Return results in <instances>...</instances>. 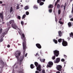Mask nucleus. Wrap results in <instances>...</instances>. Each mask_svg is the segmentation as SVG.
I'll use <instances>...</instances> for the list:
<instances>
[{"instance_id":"f257e3e1","label":"nucleus","mask_w":73,"mask_h":73,"mask_svg":"<svg viewBox=\"0 0 73 73\" xmlns=\"http://www.w3.org/2000/svg\"><path fill=\"white\" fill-rule=\"evenodd\" d=\"M22 37H21V39L23 40V54H25V52L26 50V48H27V40L26 39V38L25 37V35L24 34H22Z\"/></svg>"},{"instance_id":"f03ea898","label":"nucleus","mask_w":73,"mask_h":73,"mask_svg":"<svg viewBox=\"0 0 73 73\" xmlns=\"http://www.w3.org/2000/svg\"><path fill=\"white\" fill-rule=\"evenodd\" d=\"M11 25L12 28L15 29H16L17 28V26H16V24H15L14 20H11L9 23H7V27H9V28H10Z\"/></svg>"},{"instance_id":"7ed1b4c3","label":"nucleus","mask_w":73,"mask_h":73,"mask_svg":"<svg viewBox=\"0 0 73 73\" xmlns=\"http://www.w3.org/2000/svg\"><path fill=\"white\" fill-rule=\"evenodd\" d=\"M21 54V53L19 51H17L15 52L14 54L16 58H17V60H19V57H20Z\"/></svg>"},{"instance_id":"20e7f679","label":"nucleus","mask_w":73,"mask_h":73,"mask_svg":"<svg viewBox=\"0 0 73 73\" xmlns=\"http://www.w3.org/2000/svg\"><path fill=\"white\" fill-rule=\"evenodd\" d=\"M35 66L36 67V70H38L39 72H41V66L40 65L38 64V63L35 62L34 63Z\"/></svg>"},{"instance_id":"39448f33","label":"nucleus","mask_w":73,"mask_h":73,"mask_svg":"<svg viewBox=\"0 0 73 73\" xmlns=\"http://www.w3.org/2000/svg\"><path fill=\"white\" fill-rule=\"evenodd\" d=\"M59 51L56 50L53 51L54 54L56 56V57H58L59 54H60Z\"/></svg>"},{"instance_id":"423d86ee","label":"nucleus","mask_w":73,"mask_h":73,"mask_svg":"<svg viewBox=\"0 0 73 73\" xmlns=\"http://www.w3.org/2000/svg\"><path fill=\"white\" fill-rule=\"evenodd\" d=\"M53 65V63L52 62H49L47 64V66L48 67V68H51Z\"/></svg>"},{"instance_id":"0eeeda50","label":"nucleus","mask_w":73,"mask_h":73,"mask_svg":"<svg viewBox=\"0 0 73 73\" xmlns=\"http://www.w3.org/2000/svg\"><path fill=\"white\" fill-rule=\"evenodd\" d=\"M62 45L64 46H66L68 45V42L64 40V39H62Z\"/></svg>"},{"instance_id":"6e6552de","label":"nucleus","mask_w":73,"mask_h":73,"mask_svg":"<svg viewBox=\"0 0 73 73\" xmlns=\"http://www.w3.org/2000/svg\"><path fill=\"white\" fill-rule=\"evenodd\" d=\"M57 69L59 71H61L62 69V66L61 65H58L56 67Z\"/></svg>"},{"instance_id":"1a4fd4ad","label":"nucleus","mask_w":73,"mask_h":73,"mask_svg":"<svg viewBox=\"0 0 73 73\" xmlns=\"http://www.w3.org/2000/svg\"><path fill=\"white\" fill-rule=\"evenodd\" d=\"M60 61V58H57L56 59V60H54V62L55 63H58Z\"/></svg>"},{"instance_id":"9d476101","label":"nucleus","mask_w":73,"mask_h":73,"mask_svg":"<svg viewBox=\"0 0 73 73\" xmlns=\"http://www.w3.org/2000/svg\"><path fill=\"white\" fill-rule=\"evenodd\" d=\"M21 59L20 60V65L23 66V64H21V63H22V61H23V60L24 59V57L23 56H21Z\"/></svg>"},{"instance_id":"9b49d317","label":"nucleus","mask_w":73,"mask_h":73,"mask_svg":"<svg viewBox=\"0 0 73 73\" xmlns=\"http://www.w3.org/2000/svg\"><path fill=\"white\" fill-rule=\"evenodd\" d=\"M0 17L2 19L3 22L4 21V16L3 14V12H2V13H0Z\"/></svg>"},{"instance_id":"f8f14e48","label":"nucleus","mask_w":73,"mask_h":73,"mask_svg":"<svg viewBox=\"0 0 73 73\" xmlns=\"http://www.w3.org/2000/svg\"><path fill=\"white\" fill-rule=\"evenodd\" d=\"M36 45L38 49H41V46L40 45V44L39 43H37L36 44Z\"/></svg>"},{"instance_id":"ddd939ff","label":"nucleus","mask_w":73,"mask_h":73,"mask_svg":"<svg viewBox=\"0 0 73 73\" xmlns=\"http://www.w3.org/2000/svg\"><path fill=\"white\" fill-rule=\"evenodd\" d=\"M0 62L2 64V65H7V63L6 62H5L4 63V62L3 60H0Z\"/></svg>"},{"instance_id":"4468645a","label":"nucleus","mask_w":73,"mask_h":73,"mask_svg":"<svg viewBox=\"0 0 73 73\" xmlns=\"http://www.w3.org/2000/svg\"><path fill=\"white\" fill-rule=\"evenodd\" d=\"M58 33L59 37H61V36L62 35V34L61 32V31H59L58 32Z\"/></svg>"},{"instance_id":"2eb2a0df","label":"nucleus","mask_w":73,"mask_h":73,"mask_svg":"<svg viewBox=\"0 0 73 73\" xmlns=\"http://www.w3.org/2000/svg\"><path fill=\"white\" fill-rule=\"evenodd\" d=\"M35 67V66H34V65L31 64L30 65V67L31 68V69H33Z\"/></svg>"},{"instance_id":"dca6fc26","label":"nucleus","mask_w":73,"mask_h":73,"mask_svg":"<svg viewBox=\"0 0 73 73\" xmlns=\"http://www.w3.org/2000/svg\"><path fill=\"white\" fill-rule=\"evenodd\" d=\"M33 8L34 9H38V7L36 5H34L33 7Z\"/></svg>"},{"instance_id":"f3484780","label":"nucleus","mask_w":73,"mask_h":73,"mask_svg":"<svg viewBox=\"0 0 73 73\" xmlns=\"http://www.w3.org/2000/svg\"><path fill=\"white\" fill-rule=\"evenodd\" d=\"M29 8V6H26L24 8V9L25 10H27V9H28Z\"/></svg>"},{"instance_id":"a211bd4d","label":"nucleus","mask_w":73,"mask_h":73,"mask_svg":"<svg viewBox=\"0 0 73 73\" xmlns=\"http://www.w3.org/2000/svg\"><path fill=\"white\" fill-rule=\"evenodd\" d=\"M53 41L54 42L55 44H57V42H58L57 40L55 39L53 40Z\"/></svg>"},{"instance_id":"6ab92c4d","label":"nucleus","mask_w":73,"mask_h":73,"mask_svg":"<svg viewBox=\"0 0 73 73\" xmlns=\"http://www.w3.org/2000/svg\"><path fill=\"white\" fill-rule=\"evenodd\" d=\"M68 27H71V26H72V23H71V22L68 23Z\"/></svg>"},{"instance_id":"aec40b11","label":"nucleus","mask_w":73,"mask_h":73,"mask_svg":"<svg viewBox=\"0 0 73 73\" xmlns=\"http://www.w3.org/2000/svg\"><path fill=\"white\" fill-rule=\"evenodd\" d=\"M12 11H13V8L12 7H11L10 9V13H11Z\"/></svg>"},{"instance_id":"412c9836","label":"nucleus","mask_w":73,"mask_h":73,"mask_svg":"<svg viewBox=\"0 0 73 73\" xmlns=\"http://www.w3.org/2000/svg\"><path fill=\"white\" fill-rule=\"evenodd\" d=\"M53 8V5H50L48 6L49 8Z\"/></svg>"},{"instance_id":"4be33fe9","label":"nucleus","mask_w":73,"mask_h":73,"mask_svg":"<svg viewBox=\"0 0 73 73\" xmlns=\"http://www.w3.org/2000/svg\"><path fill=\"white\" fill-rule=\"evenodd\" d=\"M60 5L59 4H58L57 5V9H60Z\"/></svg>"},{"instance_id":"5701e85b","label":"nucleus","mask_w":73,"mask_h":73,"mask_svg":"<svg viewBox=\"0 0 73 73\" xmlns=\"http://www.w3.org/2000/svg\"><path fill=\"white\" fill-rule=\"evenodd\" d=\"M62 39H58V41L59 42H62Z\"/></svg>"},{"instance_id":"b1692460","label":"nucleus","mask_w":73,"mask_h":73,"mask_svg":"<svg viewBox=\"0 0 73 73\" xmlns=\"http://www.w3.org/2000/svg\"><path fill=\"white\" fill-rule=\"evenodd\" d=\"M20 8V7L19 6V5L17 4V6L16 9H19Z\"/></svg>"},{"instance_id":"393cba45","label":"nucleus","mask_w":73,"mask_h":73,"mask_svg":"<svg viewBox=\"0 0 73 73\" xmlns=\"http://www.w3.org/2000/svg\"><path fill=\"white\" fill-rule=\"evenodd\" d=\"M42 1V0H37V3H38V4H39L40 3H41Z\"/></svg>"},{"instance_id":"a878e982","label":"nucleus","mask_w":73,"mask_h":73,"mask_svg":"<svg viewBox=\"0 0 73 73\" xmlns=\"http://www.w3.org/2000/svg\"><path fill=\"white\" fill-rule=\"evenodd\" d=\"M39 3H40L39 4L40 5H42L44 4V3L43 2H40Z\"/></svg>"},{"instance_id":"bb28decb","label":"nucleus","mask_w":73,"mask_h":73,"mask_svg":"<svg viewBox=\"0 0 73 73\" xmlns=\"http://www.w3.org/2000/svg\"><path fill=\"white\" fill-rule=\"evenodd\" d=\"M25 16H26V15H25V14L22 17V19H25Z\"/></svg>"},{"instance_id":"cd10ccee","label":"nucleus","mask_w":73,"mask_h":73,"mask_svg":"<svg viewBox=\"0 0 73 73\" xmlns=\"http://www.w3.org/2000/svg\"><path fill=\"white\" fill-rule=\"evenodd\" d=\"M61 11L60 9H58V15H60V13H61Z\"/></svg>"},{"instance_id":"c85d7f7f","label":"nucleus","mask_w":73,"mask_h":73,"mask_svg":"<svg viewBox=\"0 0 73 73\" xmlns=\"http://www.w3.org/2000/svg\"><path fill=\"white\" fill-rule=\"evenodd\" d=\"M56 58V56H54L53 57H52V60H55V59Z\"/></svg>"},{"instance_id":"c756f323","label":"nucleus","mask_w":73,"mask_h":73,"mask_svg":"<svg viewBox=\"0 0 73 73\" xmlns=\"http://www.w3.org/2000/svg\"><path fill=\"white\" fill-rule=\"evenodd\" d=\"M29 14V11H27L26 12V15H28Z\"/></svg>"},{"instance_id":"7c9ffc66","label":"nucleus","mask_w":73,"mask_h":73,"mask_svg":"<svg viewBox=\"0 0 73 73\" xmlns=\"http://www.w3.org/2000/svg\"><path fill=\"white\" fill-rule=\"evenodd\" d=\"M35 56L37 57V56H40V55L38 54V53H36L35 55Z\"/></svg>"},{"instance_id":"2f4dec72","label":"nucleus","mask_w":73,"mask_h":73,"mask_svg":"<svg viewBox=\"0 0 73 73\" xmlns=\"http://www.w3.org/2000/svg\"><path fill=\"white\" fill-rule=\"evenodd\" d=\"M17 18L19 19V20H20V19H21V17L20 16H18L17 17Z\"/></svg>"},{"instance_id":"473e14b6","label":"nucleus","mask_w":73,"mask_h":73,"mask_svg":"<svg viewBox=\"0 0 73 73\" xmlns=\"http://www.w3.org/2000/svg\"><path fill=\"white\" fill-rule=\"evenodd\" d=\"M49 12L50 13H52V9H50L49 10Z\"/></svg>"},{"instance_id":"72a5a7b5","label":"nucleus","mask_w":73,"mask_h":73,"mask_svg":"<svg viewBox=\"0 0 73 73\" xmlns=\"http://www.w3.org/2000/svg\"><path fill=\"white\" fill-rule=\"evenodd\" d=\"M59 23L60 24H62V25L63 24V22H61V21H59Z\"/></svg>"},{"instance_id":"f704fd0d","label":"nucleus","mask_w":73,"mask_h":73,"mask_svg":"<svg viewBox=\"0 0 73 73\" xmlns=\"http://www.w3.org/2000/svg\"><path fill=\"white\" fill-rule=\"evenodd\" d=\"M61 61L62 62H64V61H65V60L64 59H62Z\"/></svg>"},{"instance_id":"c9c22d12","label":"nucleus","mask_w":73,"mask_h":73,"mask_svg":"<svg viewBox=\"0 0 73 73\" xmlns=\"http://www.w3.org/2000/svg\"><path fill=\"white\" fill-rule=\"evenodd\" d=\"M3 29H1L0 30V33H1Z\"/></svg>"},{"instance_id":"e433bc0d","label":"nucleus","mask_w":73,"mask_h":73,"mask_svg":"<svg viewBox=\"0 0 73 73\" xmlns=\"http://www.w3.org/2000/svg\"><path fill=\"white\" fill-rule=\"evenodd\" d=\"M2 72H3V69L1 68L0 70V73H2Z\"/></svg>"},{"instance_id":"4c0bfd02","label":"nucleus","mask_w":73,"mask_h":73,"mask_svg":"<svg viewBox=\"0 0 73 73\" xmlns=\"http://www.w3.org/2000/svg\"><path fill=\"white\" fill-rule=\"evenodd\" d=\"M21 23L22 25L23 26V25L24 24V22H23V21H22L21 22Z\"/></svg>"},{"instance_id":"58836bf2","label":"nucleus","mask_w":73,"mask_h":73,"mask_svg":"<svg viewBox=\"0 0 73 73\" xmlns=\"http://www.w3.org/2000/svg\"><path fill=\"white\" fill-rule=\"evenodd\" d=\"M42 73H46L45 72V70H42Z\"/></svg>"},{"instance_id":"ea45409f","label":"nucleus","mask_w":73,"mask_h":73,"mask_svg":"<svg viewBox=\"0 0 73 73\" xmlns=\"http://www.w3.org/2000/svg\"><path fill=\"white\" fill-rule=\"evenodd\" d=\"M58 3L56 2L54 5L55 6H56L57 5V4Z\"/></svg>"},{"instance_id":"a19ab883","label":"nucleus","mask_w":73,"mask_h":73,"mask_svg":"<svg viewBox=\"0 0 73 73\" xmlns=\"http://www.w3.org/2000/svg\"><path fill=\"white\" fill-rule=\"evenodd\" d=\"M66 6V3H65L64 6V10H65V6Z\"/></svg>"},{"instance_id":"79ce46f5","label":"nucleus","mask_w":73,"mask_h":73,"mask_svg":"<svg viewBox=\"0 0 73 73\" xmlns=\"http://www.w3.org/2000/svg\"><path fill=\"white\" fill-rule=\"evenodd\" d=\"M19 73H23V72H22V71H19Z\"/></svg>"},{"instance_id":"37998d69","label":"nucleus","mask_w":73,"mask_h":73,"mask_svg":"<svg viewBox=\"0 0 73 73\" xmlns=\"http://www.w3.org/2000/svg\"><path fill=\"white\" fill-rule=\"evenodd\" d=\"M35 73H39V72L38 71H36Z\"/></svg>"},{"instance_id":"c03bdc74","label":"nucleus","mask_w":73,"mask_h":73,"mask_svg":"<svg viewBox=\"0 0 73 73\" xmlns=\"http://www.w3.org/2000/svg\"><path fill=\"white\" fill-rule=\"evenodd\" d=\"M70 21H73V18H72L71 19H70Z\"/></svg>"},{"instance_id":"a18cd8bd","label":"nucleus","mask_w":73,"mask_h":73,"mask_svg":"<svg viewBox=\"0 0 73 73\" xmlns=\"http://www.w3.org/2000/svg\"><path fill=\"white\" fill-rule=\"evenodd\" d=\"M3 41V38L1 39L0 40V42H2V41Z\"/></svg>"},{"instance_id":"49530a36","label":"nucleus","mask_w":73,"mask_h":73,"mask_svg":"<svg viewBox=\"0 0 73 73\" xmlns=\"http://www.w3.org/2000/svg\"><path fill=\"white\" fill-rule=\"evenodd\" d=\"M8 48H9L10 47V45L9 44H8L7 46Z\"/></svg>"},{"instance_id":"de8ad7c7","label":"nucleus","mask_w":73,"mask_h":73,"mask_svg":"<svg viewBox=\"0 0 73 73\" xmlns=\"http://www.w3.org/2000/svg\"><path fill=\"white\" fill-rule=\"evenodd\" d=\"M3 35H6V33H7V32H5H5L3 33Z\"/></svg>"},{"instance_id":"09e8293b","label":"nucleus","mask_w":73,"mask_h":73,"mask_svg":"<svg viewBox=\"0 0 73 73\" xmlns=\"http://www.w3.org/2000/svg\"><path fill=\"white\" fill-rule=\"evenodd\" d=\"M18 64V62H16V63H15V64H14L15 66V65H16V64Z\"/></svg>"},{"instance_id":"8fccbe9b","label":"nucleus","mask_w":73,"mask_h":73,"mask_svg":"<svg viewBox=\"0 0 73 73\" xmlns=\"http://www.w3.org/2000/svg\"><path fill=\"white\" fill-rule=\"evenodd\" d=\"M64 6V5H61V8H63V7Z\"/></svg>"},{"instance_id":"3c124183","label":"nucleus","mask_w":73,"mask_h":73,"mask_svg":"<svg viewBox=\"0 0 73 73\" xmlns=\"http://www.w3.org/2000/svg\"><path fill=\"white\" fill-rule=\"evenodd\" d=\"M59 1H60V0H57V1H56V2H57V3H58V2H59Z\"/></svg>"},{"instance_id":"603ef678","label":"nucleus","mask_w":73,"mask_h":73,"mask_svg":"<svg viewBox=\"0 0 73 73\" xmlns=\"http://www.w3.org/2000/svg\"><path fill=\"white\" fill-rule=\"evenodd\" d=\"M64 57L65 58H66V56L65 55H64Z\"/></svg>"},{"instance_id":"864d4df0","label":"nucleus","mask_w":73,"mask_h":73,"mask_svg":"<svg viewBox=\"0 0 73 73\" xmlns=\"http://www.w3.org/2000/svg\"><path fill=\"white\" fill-rule=\"evenodd\" d=\"M27 53L25 54V57H27Z\"/></svg>"},{"instance_id":"5fc2aeb1","label":"nucleus","mask_w":73,"mask_h":73,"mask_svg":"<svg viewBox=\"0 0 73 73\" xmlns=\"http://www.w3.org/2000/svg\"><path fill=\"white\" fill-rule=\"evenodd\" d=\"M45 59H44L43 60V62H45Z\"/></svg>"},{"instance_id":"6e6d98bb","label":"nucleus","mask_w":73,"mask_h":73,"mask_svg":"<svg viewBox=\"0 0 73 73\" xmlns=\"http://www.w3.org/2000/svg\"><path fill=\"white\" fill-rule=\"evenodd\" d=\"M3 3V2L0 1V4H2Z\"/></svg>"},{"instance_id":"4d7b16f0","label":"nucleus","mask_w":73,"mask_h":73,"mask_svg":"<svg viewBox=\"0 0 73 73\" xmlns=\"http://www.w3.org/2000/svg\"><path fill=\"white\" fill-rule=\"evenodd\" d=\"M73 8H72V13H73Z\"/></svg>"},{"instance_id":"13d9d810","label":"nucleus","mask_w":73,"mask_h":73,"mask_svg":"<svg viewBox=\"0 0 73 73\" xmlns=\"http://www.w3.org/2000/svg\"><path fill=\"white\" fill-rule=\"evenodd\" d=\"M55 21H56V23H57V18H55Z\"/></svg>"},{"instance_id":"bf43d9fd","label":"nucleus","mask_w":73,"mask_h":73,"mask_svg":"<svg viewBox=\"0 0 73 73\" xmlns=\"http://www.w3.org/2000/svg\"><path fill=\"white\" fill-rule=\"evenodd\" d=\"M69 18H71L72 17V16L71 15H70L69 16Z\"/></svg>"},{"instance_id":"052dcab7","label":"nucleus","mask_w":73,"mask_h":73,"mask_svg":"<svg viewBox=\"0 0 73 73\" xmlns=\"http://www.w3.org/2000/svg\"><path fill=\"white\" fill-rule=\"evenodd\" d=\"M56 73H60V72L59 71H57L56 72Z\"/></svg>"},{"instance_id":"680f3d73","label":"nucleus","mask_w":73,"mask_h":73,"mask_svg":"<svg viewBox=\"0 0 73 73\" xmlns=\"http://www.w3.org/2000/svg\"><path fill=\"white\" fill-rule=\"evenodd\" d=\"M61 20H62V19L61 18L59 19V21H61Z\"/></svg>"},{"instance_id":"e2e57ef3","label":"nucleus","mask_w":73,"mask_h":73,"mask_svg":"<svg viewBox=\"0 0 73 73\" xmlns=\"http://www.w3.org/2000/svg\"><path fill=\"white\" fill-rule=\"evenodd\" d=\"M2 6H4V5H5V4H2Z\"/></svg>"},{"instance_id":"0e129e2a","label":"nucleus","mask_w":73,"mask_h":73,"mask_svg":"<svg viewBox=\"0 0 73 73\" xmlns=\"http://www.w3.org/2000/svg\"><path fill=\"white\" fill-rule=\"evenodd\" d=\"M21 7H23V5H21Z\"/></svg>"},{"instance_id":"69168bd1","label":"nucleus","mask_w":73,"mask_h":73,"mask_svg":"<svg viewBox=\"0 0 73 73\" xmlns=\"http://www.w3.org/2000/svg\"><path fill=\"white\" fill-rule=\"evenodd\" d=\"M42 1L44 2V1H45V0H42Z\"/></svg>"},{"instance_id":"338daca9","label":"nucleus","mask_w":73,"mask_h":73,"mask_svg":"<svg viewBox=\"0 0 73 73\" xmlns=\"http://www.w3.org/2000/svg\"><path fill=\"white\" fill-rule=\"evenodd\" d=\"M18 67L17 66L16 67H15L16 69H17V68Z\"/></svg>"},{"instance_id":"774afa93","label":"nucleus","mask_w":73,"mask_h":73,"mask_svg":"<svg viewBox=\"0 0 73 73\" xmlns=\"http://www.w3.org/2000/svg\"><path fill=\"white\" fill-rule=\"evenodd\" d=\"M72 8H73V4H72Z\"/></svg>"}]
</instances>
